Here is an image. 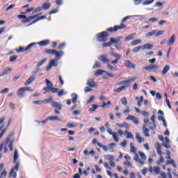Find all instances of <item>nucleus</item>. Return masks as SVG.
<instances>
[{"label":"nucleus","instance_id":"1","mask_svg":"<svg viewBox=\"0 0 178 178\" xmlns=\"http://www.w3.org/2000/svg\"><path fill=\"white\" fill-rule=\"evenodd\" d=\"M12 137H13V134H10L8 137L6 138L5 142L1 144L0 152L4 148V154H6V152H8V147H6V145H8L11 152L13 151V141H15V139L12 138Z\"/></svg>","mask_w":178,"mask_h":178},{"label":"nucleus","instance_id":"2","mask_svg":"<svg viewBox=\"0 0 178 178\" xmlns=\"http://www.w3.org/2000/svg\"><path fill=\"white\" fill-rule=\"evenodd\" d=\"M138 154L141 159H140L138 154H136L134 156V160L138 164V166H144L145 165V161H147V156L143 152H138Z\"/></svg>","mask_w":178,"mask_h":178},{"label":"nucleus","instance_id":"3","mask_svg":"<svg viewBox=\"0 0 178 178\" xmlns=\"http://www.w3.org/2000/svg\"><path fill=\"white\" fill-rule=\"evenodd\" d=\"M106 40H108V32L103 31L97 34V41L99 42H106Z\"/></svg>","mask_w":178,"mask_h":178},{"label":"nucleus","instance_id":"4","mask_svg":"<svg viewBox=\"0 0 178 178\" xmlns=\"http://www.w3.org/2000/svg\"><path fill=\"white\" fill-rule=\"evenodd\" d=\"M159 69V66L155 64H151L145 67V70L147 72H152L153 73L156 72V70Z\"/></svg>","mask_w":178,"mask_h":178},{"label":"nucleus","instance_id":"5","mask_svg":"<svg viewBox=\"0 0 178 178\" xmlns=\"http://www.w3.org/2000/svg\"><path fill=\"white\" fill-rule=\"evenodd\" d=\"M17 170H19L18 163H17V166L13 167L11 171L10 172V174H9L10 177H13V178L17 177Z\"/></svg>","mask_w":178,"mask_h":178},{"label":"nucleus","instance_id":"6","mask_svg":"<svg viewBox=\"0 0 178 178\" xmlns=\"http://www.w3.org/2000/svg\"><path fill=\"white\" fill-rule=\"evenodd\" d=\"M40 15H42V13L35 14V15H31L28 17H26L22 21V23H29L31 22V20L37 19V17H38V16H40Z\"/></svg>","mask_w":178,"mask_h":178},{"label":"nucleus","instance_id":"7","mask_svg":"<svg viewBox=\"0 0 178 178\" xmlns=\"http://www.w3.org/2000/svg\"><path fill=\"white\" fill-rule=\"evenodd\" d=\"M149 172L153 175H159L161 173V168L159 167H149Z\"/></svg>","mask_w":178,"mask_h":178},{"label":"nucleus","instance_id":"8","mask_svg":"<svg viewBox=\"0 0 178 178\" xmlns=\"http://www.w3.org/2000/svg\"><path fill=\"white\" fill-rule=\"evenodd\" d=\"M86 86H88V87H90V88H95L98 87V86L95 83V81H94V79H88Z\"/></svg>","mask_w":178,"mask_h":178},{"label":"nucleus","instance_id":"9","mask_svg":"<svg viewBox=\"0 0 178 178\" xmlns=\"http://www.w3.org/2000/svg\"><path fill=\"white\" fill-rule=\"evenodd\" d=\"M19 158V152L17 151V149H15L14 151V157H13V162L15 163V166L18 164V169L20 166V163L17 161V159Z\"/></svg>","mask_w":178,"mask_h":178},{"label":"nucleus","instance_id":"10","mask_svg":"<svg viewBox=\"0 0 178 178\" xmlns=\"http://www.w3.org/2000/svg\"><path fill=\"white\" fill-rule=\"evenodd\" d=\"M26 90H24V88H20L17 90V94L19 98H24Z\"/></svg>","mask_w":178,"mask_h":178},{"label":"nucleus","instance_id":"11","mask_svg":"<svg viewBox=\"0 0 178 178\" xmlns=\"http://www.w3.org/2000/svg\"><path fill=\"white\" fill-rule=\"evenodd\" d=\"M98 59L100 62L103 63H111V60L106 57V55H102L98 57Z\"/></svg>","mask_w":178,"mask_h":178},{"label":"nucleus","instance_id":"12","mask_svg":"<svg viewBox=\"0 0 178 178\" xmlns=\"http://www.w3.org/2000/svg\"><path fill=\"white\" fill-rule=\"evenodd\" d=\"M133 81H136V78H132L128 80L125 81H121L119 83H118V86H123L124 84H129V83H133Z\"/></svg>","mask_w":178,"mask_h":178},{"label":"nucleus","instance_id":"13","mask_svg":"<svg viewBox=\"0 0 178 178\" xmlns=\"http://www.w3.org/2000/svg\"><path fill=\"white\" fill-rule=\"evenodd\" d=\"M126 120H131L134 122V124H138V119L134 115H129L127 118Z\"/></svg>","mask_w":178,"mask_h":178},{"label":"nucleus","instance_id":"14","mask_svg":"<svg viewBox=\"0 0 178 178\" xmlns=\"http://www.w3.org/2000/svg\"><path fill=\"white\" fill-rule=\"evenodd\" d=\"M12 70H13L12 67H6L3 73L0 74V77L6 76V74H10V72H12Z\"/></svg>","mask_w":178,"mask_h":178},{"label":"nucleus","instance_id":"15","mask_svg":"<svg viewBox=\"0 0 178 178\" xmlns=\"http://www.w3.org/2000/svg\"><path fill=\"white\" fill-rule=\"evenodd\" d=\"M65 55V53L63 51H58L56 50L54 53L55 58H56V60H59Z\"/></svg>","mask_w":178,"mask_h":178},{"label":"nucleus","instance_id":"16","mask_svg":"<svg viewBox=\"0 0 178 178\" xmlns=\"http://www.w3.org/2000/svg\"><path fill=\"white\" fill-rule=\"evenodd\" d=\"M125 67H128L129 69H135L136 65L133 64L131 61L127 60H125Z\"/></svg>","mask_w":178,"mask_h":178},{"label":"nucleus","instance_id":"17","mask_svg":"<svg viewBox=\"0 0 178 178\" xmlns=\"http://www.w3.org/2000/svg\"><path fill=\"white\" fill-rule=\"evenodd\" d=\"M175 41H176V35H172L168 40L167 45H168V47H171V45H173V44H175Z\"/></svg>","mask_w":178,"mask_h":178},{"label":"nucleus","instance_id":"18","mask_svg":"<svg viewBox=\"0 0 178 178\" xmlns=\"http://www.w3.org/2000/svg\"><path fill=\"white\" fill-rule=\"evenodd\" d=\"M34 80H35V76L34 75H32L31 76H30L29 79H28L26 82H25V86H30V84H31L33 83V81H34Z\"/></svg>","mask_w":178,"mask_h":178},{"label":"nucleus","instance_id":"19","mask_svg":"<svg viewBox=\"0 0 178 178\" xmlns=\"http://www.w3.org/2000/svg\"><path fill=\"white\" fill-rule=\"evenodd\" d=\"M169 70H170V66L168 65H165L161 72L162 76H165L169 72Z\"/></svg>","mask_w":178,"mask_h":178},{"label":"nucleus","instance_id":"20","mask_svg":"<svg viewBox=\"0 0 178 178\" xmlns=\"http://www.w3.org/2000/svg\"><path fill=\"white\" fill-rule=\"evenodd\" d=\"M136 138L138 140V143H139V144H141V143H144V141H145L144 138L141 137V135H140L139 133L136 134Z\"/></svg>","mask_w":178,"mask_h":178},{"label":"nucleus","instance_id":"21","mask_svg":"<svg viewBox=\"0 0 178 178\" xmlns=\"http://www.w3.org/2000/svg\"><path fill=\"white\" fill-rule=\"evenodd\" d=\"M127 87H129V85L122 86L120 88H118L115 90H114L113 92H122V91H124V90H126V88H127Z\"/></svg>","mask_w":178,"mask_h":178},{"label":"nucleus","instance_id":"22","mask_svg":"<svg viewBox=\"0 0 178 178\" xmlns=\"http://www.w3.org/2000/svg\"><path fill=\"white\" fill-rule=\"evenodd\" d=\"M51 106H53V108H56L57 109H59V111H62V104L56 102H52Z\"/></svg>","mask_w":178,"mask_h":178},{"label":"nucleus","instance_id":"23","mask_svg":"<svg viewBox=\"0 0 178 178\" xmlns=\"http://www.w3.org/2000/svg\"><path fill=\"white\" fill-rule=\"evenodd\" d=\"M131 17H143V15H128L123 18L122 23H124V22H126L127 20H130V19H131Z\"/></svg>","mask_w":178,"mask_h":178},{"label":"nucleus","instance_id":"24","mask_svg":"<svg viewBox=\"0 0 178 178\" xmlns=\"http://www.w3.org/2000/svg\"><path fill=\"white\" fill-rule=\"evenodd\" d=\"M154 46L151 44H145L142 47V49L144 51L145 49H147V51H151L152 49V47Z\"/></svg>","mask_w":178,"mask_h":178},{"label":"nucleus","instance_id":"25","mask_svg":"<svg viewBox=\"0 0 178 178\" xmlns=\"http://www.w3.org/2000/svg\"><path fill=\"white\" fill-rule=\"evenodd\" d=\"M158 30H153L150 32H148L147 33L145 34V38H149V37H152V35H155L156 34Z\"/></svg>","mask_w":178,"mask_h":178},{"label":"nucleus","instance_id":"26","mask_svg":"<svg viewBox=\"0 0 178 178\" xmlns=\"http://www.w3.org/2000/svg\"><path fill=\"white\" fill-rule=\"evenodd\" d=\"M48 44H49V40H48L38 42V45H40V47H47Z\"/></svg>","mask_w":178,"mask_h":178},{"label":"nucleus","instance_id":"27","mask_svg":"<svg viewBox=\"0 0 178 178\" xmlns=\"http://www.w3.org/2000/svg\"><path fill=\"white\" fill-rule=\"evenodd\" d=\"M143 134H145V137H149V129H148V128H147L146 125H144L143 127Z\"/></svg>","mask_w":178,"mask_h":178},{"label":"nucleus","instance_id":"28","mask_svg":"<svg viewBox=\"0 0 178 178\" xmlns=\"http://www.w3.org/2000/svg\"><path fill=\"white\" fill-rule=\"evenodd\" d=\"M130 151L136 155L137 154V147H134V143H130Z\"/></svg>","mask_w":178,"mask_h":178},{"label":"nucleus","instance_id":"29","mask_svg":"<svg viewBox=\"0 0 178 178\" xmlns=\"http://www.w3.org/2000/svg\"><path fill=\"white\" fill-rule=\"evenodd\" d=\"M98 108H101V105L92 104V107L88 109L90 112H95Z\"/></svg>","mask_w":178,"mask_h":178},{"label":"nucleus","instance_id":"30","mask_svg":"<svg viewBox=\"0 0 178 178\" xmlns=\"http://www.w3.org/2000/svg\"><path fill=\"white\" fill-rule=\"evenodd\" d=\"M72 97V104H76L77 102V99H79V96L77 94L74 93L71 95Z\"/></svg>","mask_w":178,"mask_h":178},{"label":"nucleus","instance_id":"31","mask_svg":"<svg viewBox=\"0 0 178 178\" xmlns=\"http://www.w3.org/2000/svg\"><path fill=\"white\" fill-rule=\"evenodd\" d=\"M47 120H51V121L54 122V121H56V120L60 121L62 120L58 116H49V117H47Z\"/></svg>","mask_w":178,"mask_h":178},{"label":"nucleus","instance_id":"32","mask_svg":"<svg viewBox=\"0 0 178 178\" xmlns=\"http://www.w3.org/2000/svg\"><path fill=\"white\" fill-rule=\"evenodd\" d=\"M117 145H118L116 143H110L108 145L110 152H115V147H116Z\"/></svg>","mask_w":178,"mask_h":178},{"label":"nucleus","instance_id":"33","mask_svg":"<svg viewBox=\"0 0 178 178\" xmlns=\"http://www.w3.org/2000/svg\"><path fill=\"white\" fill-rule=\"evenodd\" d=\"M104 158H105V159H106L109 162H112V161H115V156L114 155L107 154L104 156Z\"/></svg>","mask_w":178,"mask_h":178},{"label":"nucleus","instance_id":"34","mask_svg":"<svg viewBox=\"0 0 178 178\" xmlns=\"http://www.w3.org/2000/svg\"><path fill=\"white\" fill-rule=\"evenodd\" d=\"M111 136H113V139L115 143H119V135H118V133L113 132V134H112Z\"/></svg>","mask_w":178,"mask_h":178},{"label":"nucleus","instance_id":"35","mask_svg":"<svg viewBox=\"0 0 178 178\" xmlns=\"http://www.w3.org/2000/svg\"><path fill=\"white\" fill-rule=\"evenodd\" d=\"M143 40L138 39L132 41L131 42V45H133L134 47H136V45H139V44H141Z\"/></svg>","mask_w":178,"mask_h":178},{"label":"nucleus","instance_id":"36","mask_svg":"<svg viewBox=\"0 0 178 178\" xmlns=\"http://www.w3.org/2000/svg\"><path fill=\"white\" fill-rule=\"evenodd\" d=\"M135 35H136V33L127 35L125 38V41H131V40L134 39Z\"/></svg>","mask_w":178,"mask_h":178},{"label":"nucleus","instance_id":"37","mask_svg":"<svg viewBox=\"0 0 178 178\" xmlns=\"http://www.w3.org/2000/svg\"><path fill=\"white\" fill-rule=\"evenodd\" d=\"M111 55L112 56H113V58H116V59H120V58H122V56L120 55H119V54H118L113 51H111Z\"/></svg>","mask_w":178,"mask_h":178},{"label":"nucleus","instance_id":"38","mask_svg":"<svg viewBox=\"0 0 178 178\" xmlns=\"http://www.w3.org/2000/svg\"><path fill=\"white\" fill-rule=\"evenodd\" d=\"M158 113H159V115L158 116L159 120H161V122H162L163 120H165V118H163V111L159 110V111H158Z\"/></svg>","mask_w":178,"mask_h":178},{"label":"nucleus","instance_id":"39","mask_svg":"<svg viewBox=\"0 0 178 178\" xmlns=\"http://www.w3.org/2000/svg\"><path fill=\"white\" fill-rule=\"evenodd\" d=\"M46 84H47V88L50 90L54 87V84H52V82L51 81L46 79Z\"/></svg>","mask_w":178,"mask_h":178},{"label":"nucleus","instance_id":"40","mask_svg":"<svg viewBox=\"0 0 178 178\" xmlns=\"http://www.w3.org/2000/svg\"><path fill=\"white\" fill-rule=\"evenodd\" d=\"M47 19V16L45 15H42L40 17H37L36 19L33 21V23H37L38 22H40V20H44Z\"/></svg>","mask_w":178,"mask_h":178},{"label":"nucleus","instance_id":"41","mask_svg":"<svg viewBox=\"0 0 178 178\" xmlns=\"http://www.w3.org/2000/svg\"><path fill=\"white\" fill-rule=\"evenodd\" d=\"M97 145L99 148H102V149H104V151H105L106 152L108 151V146L102 145L100 143H97Z\"/></svg>","mask_w":178,"mask_h":178},{"label":"nucleus","instance_id":"42","mask_svg":"<svg viewBox=\"0 0 178 178\" xmlns=\"http://www.w3.org/2000/svg\"><path fill=\"white\" fill-rule=\"evenodd\" d=\"M124 136H126L127 138H131L132 140L134 138L133 134H131V132H129L128 131H125Z\"/></svg>","mask_w":178,"mask_h":178},{"label":"nucleus","instance_id":"43","mask_svg":"<svg viewBox=\"0 0 178 178\" xmlns=\"http://www.w3.org/2000/svg\"><path fill=\"white\" fill-rule=\"evenodd\" d=\"M141 49H143V46H138V47H135L132 50V52H133V54H137V52H139L140 51H141Z\"/></svg>","mask_w":178,"mask_h":178},{"label":"nucleus","instance_id":"44","mask_svg":"<svg viewBox=\"0 0 178 178\" xmlns=\"http://www.w3.org/2000/svg\"><path fill=\"white\" fill-rule=\"evenodd\" d=\"M49 8H51V3H45L42 6V9H44V10H47V9H49Z\"/></svg>","mask_w":178,"mask_h":178},{"label":"nucleus","instance_id":"45","mask_svg":"<svg viewBox=\"0 0 178 178\" xmlns=\"http://www.w3.org/2000/svg\"><path fill=\"white\" fill-rule=\"evenodd\" d=\"M107 69H108V70H111L112 72L113 70H118V67H113L111 64H107Z\"/></svg>","mask_w":178,"mask_h":178},{"label":"nucleus","instance_id":"46","mask_svg":"<svg viewBox=\"0 0 178 178\" xmlns=\"http://www.w3.org/2000/svg\"><path fill=\"white\" fill-rule=\"evenodd\" d=\"M49 64L56 67V66H58V60H51Z\"/></svg>","mask_w":178,"mask_h":178},{"label":"nucleus","instance_id":"47","mask_svg":"<svg viewBox=\"0 0 178 178\" xmlns=\"http://www.w3.org/2000/svg\"><path fill=\"white\" fill-rule=\"evenodd\" d=\"M45 62H47V58L42 59L37 64L36 67H40V66L43 65Z\"/></svg>","mask_w":178,"mask_h":178},{"label":"nucleus","instance_id":"48","mask_svg":"<svg viewBox=\"0 0 178 178\" xmlns=\"http://www.w3.org/2000/svg\"><path fill=\"white\" fill-rule=\"evenodd\" d=\"M105 73V70H98L95 73V76H102Z\"/></svg>","mask_w":178,"mask_h":178},{"label":"nucleus","instance_id":"49","mask_svg":"<svg viewBox=\"0 0 178 178\" xmlns=\"http://www.w3.org/2000/svg\"><path fill=\"white\" fill-rule=\"evenodd\" d=\"M37 43L35 42H33L31 43L30 44H29L26 47V51H30V49H31V48H33L34 47V45H36Z\"/></svg>","mask_w":178,"mask_h":178},{"label":"nucleus","instance_id":"50","mask_svg":"<svg viewBox=\"0 0 178 178\" xmlns=\"http://www.w3.org/2000/svg\"><path fill=\"white\" fill-rule=\"evenodd\" d=\"M163 34H165V31H157V32L155 33V37H160V35H163Z\"/></svg>","mask_w":178,"mask_h":178},{"label":"nucleus","instance_id":"51","mask_svg":"<svg viewBox=\"0 0 178 178\" xmlns=\"http://www.w3.org/2000/svg\"><path fill=\"white\" fill-rule=\"evenodd\" d=\"M56 51L55 49H46V54L48 55H54Z\"/></svg>","mask_w":178,"mask_h":178},{"label":"nucleus","instance_id":"52","mask_svg":"<svg viewBox=\"0 0 178 178\" xmlns=\"http://www.w3.org/2000/svg\"><path fill=\"white\" fill-rule=\"evenodd\" d=\"M27 50H26V48H24V47H19V49H16V52L17 54H20L22 52H26Z\"/></svg>","mask_w":178,"mask_h":178},{"label":"nucleus","instance_id":"53","mask_svg":"<svg viewBox=\"0 0 178 178\" xmlns=\"http://www.w3.org/2000/svg\"><path fill=\"white\" fill-rule=\"evenodd\" d=\"M126 27H127V26H126V24H124V23H122L120 26H116L117 29L115 30H120L122 29H126Z\"/></svg>","mask_w":178,"mask_h":178},{"label":"nucleus","instance_id":"54","mask_svg":"<svg viewBox=\"0 0 178 178\" xmlns=\"http://www.w3.org/2000/svg\"><path fill=\"white\" fill-rule=\"evenodd\" d=\"M155 0H149V1H146L145 2L143 3V5L144 6H147V5H151V3H154V1Z\"/></svg>","mask_w":178,"mask_h":178},{"label":"nucleus","instance_id":"55","mask_svg":"<svg viewBox=\"0 0 178 178\" xmlns=\"http://www.w3.org/2000/svg\"><path fill=\"white\" fill-rule=\"evenodd\" d=\"M6 175H8V172H6V170H3L0 174V178L6 177Z\"/></svg>","mask_w":178,"mask_h":178},{"label":"nucleus","instance_id":"56","mask_svg":"<svg viewBox=\"0 0 178 178\" xmlns=\"http://www.w3.org/2000/svg\"><path fill=\"white\" fill-rule=\"evenodd\" d=\"M99 67H101V63L98 61H95L93 69H98Z\"/></svg>","mask_w":178,"mask_h":178},{"label":"nucleus","instance_id":"57","mask_svg":"<svg viewBox=\"0 0 178 178\" xmlns=\"http://www.w3.org/2000/svg\"><path fill=\"white\" fill-rule=\"evenodd\" d=\"M124 165H125L126 166H128V168H133V165L131 164V162L129 161H125L124 162Z\"/></svg>","mask_w":178,"mask_h":178},{"label":"nucleus","instance_id":"58","mask_svg":"<svg viewBox=\"0 0 178 178\" xmlns=\"http://www.w3.org/2000/svg\"><path fill=\"white\" fill-rule=\"evenodd\" d=\"M95 99V97L94 96H91L90 99L87 101V105L92 104V102H94V100Z\"/></svg>","mask_w":178,"mask_h":178},{"label":"nucleus","instance_id":"59","mask_svg":"<svg viewBox=\"0 0 178 178\" xmlns=\"http://www.w3.org/2000/svg\"><path fill=\"white\" fill-rule=\"evenodd\" d=\"M111 44H118L119 40L115 39L113 38H111Z\"/></svg>","mask_w":178,"mask_h":178},{"label":"nucleus","instance_id":"60","mask_svg":"<svg viewBox=\"0 0 178 178\" xmlns=\"http://www.w3.org/2000/svg\"><path fill=\"white\" fill-rule=\"evenodd\" d=\"M65 94H67V92H65V90H61L58 92V97H62L63 95H65Z\"/></svg>","mask_w":178,"mask_h":178},{"label":"nucleus","instance_id":"61","mask_svg":"<svg viewBox=\"0 0 178 178\" xmlns=\"http://www.w3.org/2000/svg\"><path fill=\"white\" fill-rule=\"evenodd\" d=\"M40 70H41V69H40L39 67H36L35 70L32 72V76H34L35 77V76L37 75L38 72H40Z\"/></svg>","mask_w":178,"mask_h":178},{"label":"nucleus","instance_id":"62","mask_svg":"<svg viewBox=\"0 0 178 178\" xmlns=\"http://www.w3.org/2000/svg\"><path fill=\"white\" fill-rule=\"evenodd\" d=\"M50 102H53L52 98H47L43 101V104H50Z\"/></svg>","mask_w":178,"mask_h":178},{"label":"nucleus","instance_id":"63","mask_svg":"<svg viewBox=\"0 0 178 178\" xmlns=\"http://www.w3.org/2000/svg\"><path fill=\"white\" fill-rule=\"evenodd\" d=\"M121 102H122V105H127V99L126 97L122 98Z\"/></svg>","mask_w":178,"mask_h":178},{"label":"nucleus","instance_id":"64","mask_svg":"<svg viewBox=\"0 0 178 178\" xmlns=\"http://www.w3.org/2000/svg\"><path fill=\"white\" fill-rule=\"evenodd\" d=\"M17 59V56H11L10 57V62H15Z\"/></svg>","mask_w":178,"mask_h":178}]
</instances>
